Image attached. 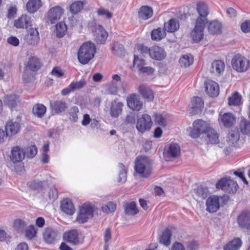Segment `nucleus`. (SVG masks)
I'll list each match as a JSON object with an SVG mask.
<instances>
[{
  "label": "nucleus",
  "instance_id": "1",
  "mask_svg": "<svg viewBox=\"0 0 250 250\" xmlns=\"http://www.w3.org/2000/svg\"><path fill=\"white\" fill-rule=\"evenodd\" d=\"M136 173L143 178H148L152 174V165L150 159L145 156L137 157L135 161Z\"/></svg>",
  "mask_w": 250,
  "mask_h": 250
},
{
  "label": "nucleus",
  "instance_id": "2",
  "mask_svg": "<svg viewBox=\"0 0 250 250\" xmlns=\"http://www.w3.org/2000/svg\"><path fill=\"white\" fill-rule=\"evenodd\" d=\"M95 49V45L91 42L83 43L78 52L79 61L82 64H87L94 57Z\"/></svg>",
  "mask_w": 250,
  "mask_h": 250
},
{
  "label": "nucleus",
  "instance_id": "3",
  "mask_svg": "<svg viewBox=\"0 0 250 250\" xmlns=\"http://www.w3.org/2000/svg\"><path fill=\"white\" fill-rule=\"evenodd\" d=\"M208 22L207 17H198L196 20L194 28L191 32V37L196 42H199L204 36V31Z\"/></svg>",
  "mask_w": 250,
  "mask_h": 250
},
{
  "label": "nucleus",
  "instance_id": "4",
  "mask_svg": "<svg viewBox=\"0 0 250 250\" xmlns=\"http://www.w3.org/2000/svg\"><path fill=\"white\" fill-rule=\"evenodd\" d=\"M88 27L93 32L95 40L98 43L104 44L107 37V33L103 26L97 24L96 20L93 19L88 22Z\"/></svg>",
  "mask_w": 250,
  "mask_h": 250
},
{
  "label": "nucleus",
  "instance_id": "5",
  "mask_svg": "<svg viewBox=\"0 0 250 250\" xmlns=\"http://www.w3.org/2000/svg\"><path fill=\"white\" fill-rule=\"evenodd\" d=\"M216 187L217 189H220L227 193H235L239 188L237 182L230 177L220 179L216 183Z\"/></svg>",
  "mask_w": 250,
  "mask_h": 250
},
{
  "label": "nucleus",
  "instance_id": "6",
  "mask_svg": "<svg viewBox=\"0 0 250 250\" xmlns=\"http://www.w3.org/2000/svg\"><path fill=\"white\" fill-rule=\"evenodd\" d=\"M94 206L90 203H85L80 207L77 216V221L80 223H84L93 217Z\"/></svg>",
  "mask_w": 250,
  "mask_h": 250
},
{
  "label": "nucleus",
  "instance_id": "7",
  "mask_svg": "<svg viewBox=\"0 0 250 250\" xmlns=\"http://www.w3.org/2000/svg\"><path fill=\"white\" fill-rule=\"evenodd\" d=\"M231 64L233 68L238 72H243L250 66L248 59L240 54L235 55L232 59Z\"/></svg>",
  "mask_w": 250,
  "mask_h": 250
},
{
  "label": "nucleus",
  "instance_id": "8",
  "mask_svg": "<svg viewBox=\"0 0 250 250\" xmlns=\"http://www.w3.org/2000/svg\"><path fill=\"white\" fill-rule=\"evenodd\" d=\"M210 128L206 122L202 120H197L193 123V128L189 133L190 136L193 138H198L201 133L205 134Z\"/></svg>",
  "mask_w": 250,
  "mask_h": 250
},
{
  "label": "nucleus",
  "instance_id": "9",
  "mask_svg": "<svg viewBox=\"0 0 250 250\" xmlns=\"http://www.w3.org/2000/svg\"><path fill=\"white\" fill-rule=\"evenodd\" d=\"M152 125L150 116L148 114H143L142 118L138 120L136 128L139 132L144 133L146 130H149Z\"/></svg>",
  "mask_w": 250,
  "mask_h": 250
},
{
  "label": "nucleus",
  "instance_id": "10",
  "mask_svg": "<svg viewBox=\"0 0 250 250\" xmlns=\"http://www.w3.org/2000/svg\"><path fill=\"white\" fill-rule=\"evenodd\" d=\"M127 106L132 110L140 111L143 107V102L140 100L139 97L136 94H131L126 98Z\"/></svg>",
  "mask_w": 250,
  "mask_h": 250
},
{
  "label": "nucleus",
  "instance_id": "11",
  "mask_svg": "<svg viewBox=\"0 0 250 250\" xmlns=\"http://www.w3.org/2000/svg\"><path fill=\"white\" fill-rule=\"evenodd\" d=\"M24 41L28 45L36 46L40 41L39 33L37 28H30L24 37Z\"/></svg>",
  "mask_w": 250,
  "mask_h": 250
},
{
  "label": "nucleus",
  "instance_id": "12",
  "mask_svg": "<svg viewBox=\"0 0 250 250\" xmlns=\"http://www.w3.org/2000/svg\"><path fill=\"white\" fill-rule=\"evenodd\" d=\"M222 197L216 195L211 196L206 201L207 210L210 213L216 212L220 208V199Z\"/></svg>",
  "mask_w": 250,
  "mask_h": 250
},
{
  "label": "nucleus",
  "instance_id": "13",
  "mask_svg": "<svg viewBox=\"0 0 250 250\" xmlns=\"http://www.w3.org/2000/svg\"><path fill=\"white\" fill-rule=\"evenodd\" d=\"M86 83L84 79H82L79 81H73L67 87L62 90L61 94L63 96L67 95L72 91L83 88Z\"/></svg>",
  "mask_w": 250,
  "mask_h": 250
},
{
  "label": "nucleus",
  "instance_id": "14",
  "mask_svg": "<svg viewBox=\"0 0 250 250\" xmlns=\"http://www.w3.org/2000/svg\"><path fill=\"white\" fill-rule=\"evenodd\" d=\"M149 56L153 60L162 61L165 59L167 53L164 48L155 45L150 47Z\"/></svg>",
  "mask_w": 250,
  "mask_h": 250
},
{
  "label": "nucleus",
  "instance_id": "15",
  "mask_svg": "<svg viewBox=\"0 0 250 250\" xmlns=\"http://www.w3.org/2000/svg\"><path fill=\"white\" fill-rule=\"evenodd\" d=\"M58 237V232L50 228L45 229L43 232V238L44 241L49 244L54 243Z\"/></svg>",
  "mask_w": 250,
  "mask_h": 250
},
{
  "label": "nucleus",
  "instance_id": "16",
  "mask_svg": "<svg viewBox=\"0 0 250 250\" xmlns=\"http://www.w3.org/2000/svg\"><path fill=\"white\" fill-rule=\"evenodd\" d=\"M25 158L24 149L20 146H14L11 149V161L14 163H18L22 161Z\"/></svg>",
  "mask_w": 250,
  "mask_h": 250
},
{
  "label": "nucleus",
  "instance_id": "17",
  "mask_svg": "<svg viewBox=\"0 0 250 250\" xmlns=\"http://www.w3.org/2000/svg\"><path fill=\"white\" fill-rule=\"evenodd\" d=\"M181 153L180 147L176 143H171L167 149L165 150V155L167 158H176L179 157Z\"/></svg>",
  "mask_w": 250,
  "mask_h": 250
},
{
  "label": "nucleus",
  "instance_id": "18",
  "mask_svg": "<svg viewBox=\"0 0 250 250\" xmlns=\"http://www.w3.org/2000/svg\"><path fill=\"white\" fill-rule=\"evenodd\" d=\"M206 91L211 97H216L219 93V88L217 83L211 80H208L205 83Z\"/></svg>",
  "mask_w": 250,
  "mask_h": 250
},
{
  "label": "nucleus",
  "instance_id": "19",
  "mask_svg": "<svg viewBox=\"0 0 250 250\" xmlns=\"http://www.w3.org/2000/svg\"><path fill=\"white\" fill-rule=\"evenodd\" d=\"M250 212L247 210L242 211L237 217V222L239 225L243 228L248 229L250 224Z\"/></svg>",
  "mask_w": 250,
  "mask_h": 250
},
{
  "label": "nucleus",
  "instance_id": "20",
  "mask_svg": "<svg viewBox=\"0 0 250 250\" xmlns=\"http://www.w3.org/2000/svg\"><path fill=\"white\" fill-rule=\"evenodd\" d=\"M138 90L142 97L147 101L151 102L153 100V92L149 87L145 84H141L139 87Z\"/></svg>",
  "mask_w": 250,
  "mask_h": 250
},
{
  "label": "nucleus",
  "instance_id": "21",
  "mask_svg": "<svg viewBox=\"0 0 250 250\" xmlns=\"http://www.w3.org/2000/svg\"><path fill=\"white\" fill-rule=\"evenodd\" d=\"M204 106V103L202 99L199 97H195L191 100V113L197 114L201 112Z\"/></svg>",
  "mask_w": 250,
  "mask_h": 250
},
{
  "label": "nucleus",
  "instance_id": "22",
  "mask_svg": "<svg viewBox=\"0 0 250 250\" xmlns=\"http://www.w3.org/2000/svg\"><path fill=\"white\" fill-rule=\"evenodd\" d=\"M63 239L73 245L78 244L79 242L78 232L76 230H71L65 232L63 234Z\"/></svg>",
  "mask_w": 250,
  "mask_h": 250
},
{
  "label": "nucleus",
  "instance_id": "23",
  "mask_svg": "<svg viewBox=\"0 0 250 250\" xmlns=\"http://www.w3.org/2000/svg\"><path fill=\"white\" fill-rule=\"evenodd\" d=\"M14 25L19 29L25 28L31 25V20L30 17H20L14 21Z\"/></svg>",
  "mask_w": 250,
  "mask_h": 250
},
{
  "label": "nucleus",
  "instance_id": "24",
  "mask_svg": "<svg viewBox=\"0 0 250 250\" xmlns=\"http://www.w3.org/2000/svg\"><path fill=\"white\" fill-rule=\"evenodd\" d=\"M225 65L221 60H215L211 63L210 71L216 75H221L224 71Z\"/></svg>",
  "mask_w": 250,
  "mask_h": 250
},
{
  "label": "nucleus",
  "instance_id": "25",
  "mask_svg": "<svg viewBox=\"0 0 250 250\" xmlns=\"http://www.w3.org/2000/svg\"><path fill=\"white\" fill-rule=\"evenodd\" d=\"M219 119L226 127L232 126L235 122V117L231 113H226L220 115Z\"/></svg>",
  "mask_w": 250,
  "mask_h": 250
},
{
  "label": "nucleus",
  "instance_id": "26",
  "mask_svg": "<svg viewBox=\"0 0 250 250\" xmlns=\"http://www.w3.org/2000/svg\"><path fill=\"white\" fill-rule=\"evenodd\" d=\"M124 104L122 102H117L116 101L111 103L110 109V114L112 118H117L122 112Z\"/></svg>",
  "mask_w": 250,
  "mask_h": 250
},
{
  "label": "nucleus",
  "instance_id": "27",
  "mask_svg": "<svg viewBox=\"0 0 250 250\" xmlns=\"http://www.w3.org/2000/svg\"><path fill=\"white\" fill-rule=\"evenodd\" d=\"M205 134L207 136L206 140L208 143L217 144L219 143V134L213 128H208Z\"/></svg>",
  "mask_w": 250,
  "mask_h": 250
},
{
  "label": "nucleus",
  "instance_id": "28",
  "mask_svg": "<svg viewBox=\"0 0 250 250\" xmlns=\"http://www.w3.org/2000/svg\"><path fill=\"white\" fill-rule=\"evenodd\" d=\"M61 208L63 212L69 215L73 214L75 210L72 201L68 199H64L62 202Z\"/></svg>",
  "mask_w": 250,
  "mask_h": 250
},
{
  "label": "nucleus",
  "instance_id": "29",
  "mask_svg": "<svg viewBox=\"0 0 250 250\" xmlns=\"http://www.w3.org/2000/svg\"><path fill=\"white\" fill-rule=\"evenodd\" d=\"M239 140V132L238 130H231L229 132L227 142L229 146H236Z\"/></svg>",
  "mask_w": 250,
  "mask_h": 250
},
{
  "label": "nucleus",
  "instance_id": "30",
  "mask_svg": "<svg viewBox=\"0 0 250 250\" xmlns=\"http://www.w3.org/2000/svg\"><path fill=\"white\" fill-rule=\"evenodd\" d=\"M196 9L199 16H208L210 13L208 4L203 1L197 2Z\"/></svg>",
  "mask_w": 250,
  "mask_h": 250
},
{
  "label": "nucleus",
  "instance_id": "31",
  "mask_svg": "<svg viewBox=\"0 0 250 250\" xmlns=\"http://www.w3.org/2000/svg\"><path fill=\"white\" fill-rule=\"evenodd\" d=\"M51 107L56 113L58 114L64 111L67 108V106L65 102L60 100L55 101L51 103Z\"/></svg>",
  "mask_w": 250,
  "mask_h": 250
},
{
  "label": "nucleus",
  "instance_id": "32",
  "mask_svg": "<svg viewBox=\"0 0 250 250\" xmlns=\"http://www.w3.org/2000/svg\"><path fill=\"white\" fill-rule=\"evenodd\" d=\"M27 185L31 190L40 192L43 189L45 182L39 180H33L28 182Z\"/></svg>",
  "mask_w": 250,
  "mask_h": 250
},
{
  "label": "nucleus",
  "instance_id": "33",
  "mask_svg": "<svg viewBox=\"0 0 250 250\" xmlns=\"http://www.w3.org/2000/svg\"><path fill=\"white\" fill-rule=\"evenodd\" d=\"M20 128V124L16 122L10 121L5 126L7 134L11 135L17 134L19 131Z\"/></svg>",
  "mask_w": 250,
  "mask_h": 250
},
{
  "label": "nucleus",
  "instance_id": "34",
  "mask_svg": "<svg viewBox=\"0 0 250 250\" xmlns=\"http://www.w3.org/2000/svg\"><path fill=\"white\" fill-rule=\"evenodd\" d=\"M164 28L168 32H174L179 29V23L176 19H171L168 22L165 23Z\"/></svg>",
  "mask_w": 250,
  "mask_h": 250
},
{
  "label": "nucleus",
  "instance_id": "35",
  "mask_svg": "<svg viewBox=\"0 0 250 250\" xmlns=\"http://www.w3.org/2000/svg\"><path fill=\"white\" fill-rule=\"evenodd\" d=\"M30 70L35 71L41 67V63L40 60L36 57H32L29 58L26 65Z\"/></svg>",
  "mask_w": 250,
  "mask_h": 250
},
{
  "label": "nucleus",
  "instance_id": "36",
  "mask_svg": "<svg viewBox=\"0 0 250 250\" xmlns=\"http://www.w3.org/2000/svg\"><path fill=\"white\" fill-rule=\"evenodd\" d=\"M166 30L164 28H158L151 31V36L152 40L159 41L166 36Z\"/></svg>",
  "mask_w": 250,
  "mask_h": 250
},
{
  "label": "nucleus",
  "instance_id": "37",
  "mask_svg": "<svg viewBox=\"0 0 250 250\" xmlns=\"http://www.w3.org/2000/svg\"><path fill=\"white\" fill-rule=\"evenodd\" d=\"M42 6L41 0H29L26 4V8L30 13H34Z\"/></svg>",
  "mask_w": 250,
  "mask_h": 250
},
{
  "label": "nucleus",
  "instance_id": "38",
  "mask_svg": "<svg viewBox=\"0 0 250 250\" xmlns=\"http://www.w3.org/2000/svg\"><path fill=\"white\" fill-rule=\"evenodd\" d=\"M208 29L212 34H220L222 32V24L217 21H213L209 23Z\"/></svg>",
  "mask_w": 250,
  "mask_h": 250
},
{
  "label": "nucleus",
  "instance_id": "39",
  "mask_svg": "<svg viewBox=\"0 0 250 250\" xmlns=\"http://www.w3.org/2000/svg\"><path fill=\"white\" fill-rule=\"evenodd\" d=\"M4 102L6 104L12 109L16 107L19 103V97L14 94H10L5 97Z\"/></svg>",
  "mask_w": 250,
  "mask_h": 250
},
{
  "label": "nucleus",
  "instance_id": "40",
  "mask_svg": "<svg viewBox=\"0 0 250 250\" xmlns=\"http://www.w3.org/2000/svg\"><path fill=\"white\" fill-rule=\"evenodd\" d=\"M84 4L83 1H75L70 5L69 10L72 14H77L83 9Z\"/></svg>",
  "mask_w": 250,
  "mask_h": 250
},
{
  "label": "nucleus",
  "instance_id": "41",
  "mask_svg": "<svg viewBox=\"0 0 250 250\" xmlns=\"http://www.w3.org/2000/svg\"><path fill=\"white\" fill-rule=\"evenodd\" d=\"M33 113L38 118H42L46 112V107L42 104H37L32 109Z\"/></svg>",
  "mask_w": 250,
  "mask_h": 250
},
{
  "label": "nucleus",
  "instance_id": "42",
  "mask_svg": "<svg viewBox=\"0 0 250 250\" xmlns=\"http://www.w3.org/2000/svg\"><path fill=\"white\" fill-rule=\"evenodd\" d=\"M171 236V232L168 229H167L162 232V235L159 238V242L166 246H168L170 244V239Z\"/></svg>",
  "mask_w": 250,
  "mask_h": 250
},
{
  "label": "nucleus",
  "instance_id": "43",
  "mask_svg": "<svg viewBox=\"0 0 250 250\" xmlns=\"http://www.w3.org/2000/svg\"><path fill=\"white\" fill-rule=\"evenodd\" d=\"M242 245V241L240 238H235L224 247V250H237Z\"/></svg>",
  "mask_w": 250,
  "mask_h": 250
},
{
  "label": "nucleus",
  "instance_id": "44",
  "mask_svg": "<svg viewBox=\"0 0 250 250\" xmlns=\"http://www.w3.org/2000/svg\"><path fill=\"white\" fill-rule=\"evenodd\" d=\"M125 213L128 215H135L139 212L136 204L134 202L126 203L125 206Z\"/></svg>",
  "mask_w": 250,
  "mask_h": 250
},
{
  "label": "nucleus",
  "instance_id": "45",
  "mask_svg": "<svg viewBox=\"0 0 250 250\" xmlns=\"http://www.w3.org/2000/svg\"><path fill=\"white\" fill-rule=\"evenodd\" d=\"M111 50L114 54L119 57L125 55V50L123 45L118 42H115L113 43Z\"/></svg>",
  "mask_w": 250,
  "mask_h": 250
},
{
  "label": "nucleus",
  "instance_id": "46",
  "mask_svg": "<svg viewBox=\"0 0 250 250\" xmlns=\"http://www.w3.org/2000/svg\"><path fill=\"white\" fill-rule=\"evenodd\" d=\"M193 62V58L192 56L189 54L183 55L179 60V63L182 67H187L192 64Z\"/></svg>",
  "mask_w": 250,
  "mask_h": 250
},
{
  "label": "nucleus",
  "instance_id": "47",
  "mask_svg": "<svg viewBox=\"0 0 250 250\" xmlns=\"http://www.w3.org/2000/svg\"><path fill=\"white\" fill-rule=\"evenodd\" d=\"M56 29L57 36L60 38L63 37L67 31V26L63 22L58 23L56 25Z\"/></svg>",
  "mask_w": 250,
  "mask_h": 250
},
{
  "label": "nucleus",
  "instance_id": "48",
  "mask_svg": "<svg viewBox=\"0 0 250 250\" xmlns=\"http://www.w3.org/2000/svg\"><path fill=\"white\" fill-rule=\"evenodd\" d=\"M197 195L203 199H206L209 195V191L207 188L200 186L194 189Z\"/></svg>",
  "mask_w": 250,
  "mask_h": 250
},
{
  "label": "nucleus",
  "instance_id": "49",
  "mask_svg": "<svg viewBox=\"0 0 250 250\" xmlns=\"http://www.w3.org/2000/svg\"><path fill=\"white\" fill-rule=\"evenodd\" d=\"M25 153V157L26 156L27 158L31 159L34 157L38 152L37 148L35 145H31L27 146L24 149Z\"/></svg>",
  "mask_w": 250,
  "mask_h": 250
},
{
  "label": "nucleus",
  "instance_id": "50",
  "mask_svg": "<svg viewBox=\"0 0 250 250\" xmlns=\"http://www.w3.org/2000/svg\"><path fill=\"white\" fill-rule=\"evenodd\" d=\"M14 227L19 232H23L27 227V224L24 221L21 219H16L14 221Z\"/></svg>",
  "mask_w": 250,
  "mask_h": 250
},
{
  "label": "nucleus",
  "instance_id": "51",
  "mask_svg": "<svg viewBox=\"0 0 250 250\" xmlns=\"http://www.w3.org/2000/svg\"><path fill=\"white\" fill-rule=\"evenodd\" d=\"M229 105H238L241 103V96L237 92H235L228 99Z\"/></svg>",
  "mask_w": 250,
  "mask_h": 250
},
{
  "label": "nucleus",
  "instance_id": "52",
  "mask_svg": "<svg viewBox=\"0 0 250 250\" xmlns=\"http://www.w3.org/2000/svg\"><path fill=\"white\" fill-rule=\"evenodd\" d=\"M134 58L133 65L136 66L139 71L146 64V61L142 58L141 56H139V54L134 55Z\"/></svg>",
  "mask_w": 250,
  "mask_h": 250
},
{
  "label": "nucleus",
  "instance_id": "53",
  "mask_svg": "<svg viewBox=\"0 0 250 250\" xmlns=\"http://www.w3.org/2000/svg\"><path fill=\"white\" fill-rule=\"evenodd\" d=\"M120 169L118 182L121 183H124L126 180V172L127 170L125 166L122 163L119 165Z\"/></svg>",
  "mask_w": 250,
  "mask_h": 250
},
{
  "label": "nucleus",
  "instance_id": "54",
  "mask_svg": "<svg viewBox=\"0 0 250 250\" xmlns=\"http://www.w3.org/2000/svg\"><path fill=\"white\" fill-rule=\"evenodd\" d=\"M138 14L139 16H152L153 10L151 7L144 5L140 7Z\"/></svg>",
  "mask_w": 250,
  "mask_h": 250
},
{
  "label": "nucleus",
  "instance_id": "55",
  "mask_svg": "<svg viewBox=\"0 0 250 250\" xmlns=\"http://www.w3.org/2000/svg\"><path fill=\"white\" fill-rule=\"evenodd\" d=\"M136 48L137 51L140 53V55H139V56H141V55H142L143 56L145 57L147 55L149 56L150 48H148L143 44L140 43L137 44Z\"/></svg>",
  "mask_w": 250,
  "mask_h": 250
},
{
  "label": "nucleus",
  "instance_id": "56",
  "mask_svg": "<svg viewBox=\"0 0 250 250\" xmlns=\"http://www.w3.org/2000/svg\"><path fill=\"white\" fill-rule=\"evenodd\" d=\"M64 9L60 6H55L51 8L48 12V16H62Z\"/></svg>",
  "mask_w": 250,
  "mask_h": 250
},
{
  "label": "nucleus",
  "instance_id": "57",
  "mask_svg": "<svg viewBox=\"0 0 250 250\" xmlns=\"http://www.w3.org/2000/svg\"><path fill=\"white\" fill-rule=\"evenodd\" d=\"M240 129L242 133L247 134L250 140V123L246 120H243L240 124Z\"/></svg>",
  "mask_w": 250,
  "mask_h": 250
},
{
  "label": "nucleus",
  "instance_id": "58",
  "mask_svg": "<svg viewBox=\"0 0 250 250\" xmlns=\"http://www.w3.org/2000/svg\"><path fill=\"white\" fill-rule=\"evenodd\" d=\"M111 239V232L110 228H107L104 233V250H108L109 248V241Z\"/></svg>",
  "mask_w": 250,
  "mask_h": 250
},
{
  "label": "nucleus",
  "instance_id": "59",
  "mask_svg": "<svg viewBox=\"0 0 250 250\" xmlns=\"http://www.w3.org/2000/svg\"><path fill=\"white\" fill-rule=\"evenodd\" d=\"M36 231L34 225H30L25 230V236L28 239H31L36 235Z\"/></svg>",
  "mask_w": 250,
  "mask_h": 250
},
{
  "label": "nucleus",
  "instance_id": "60",
  "mask_svg": "<svg viewBox=\"0 0 250 250\" xmlns=\"http://www.w3.org/2000/svg\"><path fill=\"white\" fill-rule=\"evenodd\" d=\"M79 112V108L77 106H73L70 109V119L73 121L74 122H76L78 120V115L77 114Z\"/></svg>",
  "mask_w": 250,
  "mask_h": 250
},
{
  "label": "nucleus",
  "instance_id": "61",
  "mask_svg": "<svg viewBox=\"0 0 250 250\" xmlns=\"http://www.w3.org/2000/svg\"><path fill=\"white\" fill-rule=\"evenodd\" d=\"M6 8L7 10V16H14L17 14L18 9L16 4L13 3L8 4Z\"/></svg>",
  "mask_w": 250,
  "mask_h": 250
},
{
  "label": "nucleus",
  "instance_id": "62",
  "mask_svg": "<svg viewBox=\"0 0 250 250\" xmlns=\"http://www.w3.org/2000/svg\"><path fill=\"white\" fill-rule=\"evenodd\" d=\"M107 92L111 95H116L118 92V87L116 84L111 82L107 85Z\"/></svg>",
  "mask_w": 250,
  "mask_h": 250
},
{
  "label": "nucleus",
  "instance_id": "63",
  "mask_svg": "<svg viewBox=\"0 0 250 250\" xmlns=\"http://www.w3.org/2000/svg\"><path fill=\"white\" fill-rule=\"evenodd\" d=\"M155 122L156 124L161 126L166 125V121L165 119L161 114H155Z\"/></svg>",
  "mask_w": 250,
  "mask_h": 250
},
{
  "label": "nucleus",
  "instance_id": "64",
  "mask_svg": "<svg viewBox=\"0 0 250 250\" xmlns=\"http://www.w3.org/2000/svg\"><path fill=\"white\" fill-rule=\"evenodd\" d=\"M241 29L244 33L250 32V21H246L241 25Z\"/></svg>",
  "mask_w": 250,
  "mask_h": 250
}]
</instances>
